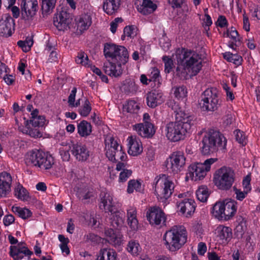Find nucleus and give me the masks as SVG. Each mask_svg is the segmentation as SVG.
<instances>
[{
    "instance_id": "58836bf2",
    "label": "nucleus",
    "mask_w": 260,
    "mask_h": 260,
    "mask_svg": "<svg viewBox=\"0 0 260 260\" xmlns=\"http://www.w3.org/2000/svg\"><path fill=\"white\" fill-rule=\"evenodd\" d=\"M43 158L37 167L45 170L50 169L54 163L53 157L51 155L45 153V156Z\"/></svg>"
},
{
    "instance_id": "a18cd8bd",
    "label": "nucleus",
    "mask_w": 260,
    "mask_h": 260,
    "mask_svg": "<svg viewBox=\"0 0 260 260\" xmlns=\"http://www.w3.org/2000/svg\"><path fill=\"white\" fill-rule=\"evenodd\" d=\"M15 195L22 201H27L29 196L27 190L21 185H19L15 189Z\"/></svg>"
},
{
    "instance_id": "680f3d73",
    "label": "nucleus",
    "mask_w": 260,
    "mask_h": 260,
    "mask_svg": "<svg viewBox=\"0 0 260 260\" xmlns=\"http://www.w3.org/2000/svg\"><path fill=\"white\" fill-rule=\"evenodd\" d=\"M233 189L236 195L237 199L240 201H242L245 198L246 195L248 192L246 190L242 191L241 190L237 189L236 187H234Z\"/></svg>"
},
{
    "instance_id": "6ab92c4d",
    "label": "nucleus",
    "mask_w": 260,
    "mask_h": 260,
    "mask_svg": "<svg viewBox=\"0 0 260 260\" xmlns=\"http://www.w3.org/2000/svg\"><path fill=\"white\" fill-rule=\"evenodd\" d=\"M138 134L143 138H151L155 134V131L152 124L138 123L133 126Z\"/></svg>"
},
{
    "instance_id": "2f4dec72",
    "label": "nucleus",
    "mask_w": 260,
    "mask_h": 260,
    "mask_svg": "<svg viewBox=\"0 0 260 260\" xmlns=\"http://www.w3.org/2000/svg\"><path fill=\"white\" fill-rule=\"evenodd\" d=\"M78 133L82 137L89 136L92 132L91 124L86 120L81 121L77 126Z\"/></svg>"
},
{
    "instance_id": "0e129e2a",
    "label": "nucleus",
    "mask_w": 260,
    "mask_h": 260,
    "mask_svg": "<svg viewBox=\"0 0 260 260\" xmlns=\"http://www.w3.org/2000/svg\"><path fill=\"white\" fill-rule=\"evenodd\" d=\"M123 21L121 18H116L114 21H112L110 23V30L112 33H115L116 31L118 23L122 22Z\"/></svg>"
},
{
    "instance_id": "b1692460",
    "label": "nucleus",
    "mask_w": 260,
    "mask_h": 260,
    "mask_svg": "<svg viewBox=\"0 0 260 260\" xmlns=\"http://www.w3.org/2000/svg\"><path fill=\"white\" fill-rule=\"evenodd\" d=\"M105 234L108 237V241L111 244L116 246L122 244L123 236L119 231H114L113 229H110L107 230Z\"/></svg>"
},
{
    "instance_id": "5701e85b",
    "label": "nucleus",
    "mask_w": 260,
    "mask_h": 260,
    "mask_svg": "<svg viewBox=\"0 0 260 260\" xmlns=\"http://www.w3.org/2000/svg\"><path fill=\"white\" fill-rule=\"evenodd\" d=\"M194 202L191 199H185L178 203L180 211L185 216H190L195 210Z\"/></svg>"
},
{
    "instance_id": "1a4fd4ad",
    "label": "nucleus",
    "mask_w": 260,
    "mask_h": 260,
    "mask_svg": "<svg viewBox=\"0 0 260 260\" xmlns=\"http://www.w3.org/2000/svg\"><path fill=\"white\" fill-rule=\"evenodd\" d=\"M199 104L203 111H214L217 110L219 104L216 89H207L202 94Z\"/></svg>"
},
{
    "instance_id": "c756f323",
    "label": "nucleus",
    "mask_w": 260,
    "mask_h": 260,
    "mask_svg": "<svg viewBox=\"0 0 260 260\" xmlns=\"http://www.w3.org/2000/svg\"><path fill=\"white\" fill-rule=\"evenodd\" d=\"M117 253L112 249H101L95 260H116Z\"/></svg>"
},
{
    "instance_id": "473e14b6",
    "label": "nucleus",
    "mask_w": 260,
    "mask_h": 260,
    "mask_svg": "<svg viewBox=\"0 0 260 260\" xmlns=\"http://www.w3.org/2000/svg\"><path fill=\"white\" fill-rule=\"evenodd\" d=\"M215 234L221 240L228 241L232 237V229L229 227L219 225L215 230Z\"/></svg>"
},
{
    "instance_id": "c85d7f7f",
    "label": "nucleus",
    "mask_w": 260,
    "mask_h": 260,
    "mask_svg": "<svg viewBox=\"0 0 260 260\" xmlns=\"http://www.w3.org/2000/svg\"><path fill=\"white\" fill-rule=\"evenodd\" d=\"M113 212L110 218L111 224L113 228L119 230L123 225L124 214L119 211Z\"/></svg>"
},
{
    "instance_id": "f8f14e48",
    "label": "nucleus",
    "mask_w": 260,
    "mask_h": 260,
    "mask_svg": "<svg viewBox=\"0 0 260 260\" xmlns=\"http://www.w3.org/2000/svg\"><path fill=\"white\" fill-rule=\"evenodd\" d=\"M21 16L25 20H31L38 10L37 0H23L21 3Z\"/></svg>"
},
{
    "instance_id": "9d476101",
    "label": "nucleus",
    "mask_w": 260,
    "mask_h": 260,
    "mask_svg": "<svg viewBox=\"0 0 260 260\" xmlns=\"http://www.w3.org/2000/svg\"><path fill=\"white\" fill-rule=\"evenodd\" d=\"M217 160V158H209L203 163L197 162L191 164L188 167L189 177L194 181L203 179L211 168V165Z\"/></svg>"
},
{
    "instance_id": "603ef678",
    "label": "nucleus",
    "mask_w": 260,
    "mask_h": 260,
    "mask_svg": "<svg viewBox=\"0 0 260 260\" xmlns=\"http://www.w3.org/2000/svg\"><path fill=\"white\" fill-rule=\"evenodd\" d=\"M77 63L81 64L84 66L88 65V57L84 52L80 51L78 52V55L75 60Z\"/></svg>"
},
{
    "instance_id": "3c124183",
    "label": "nucleus",
    "mask_w": 260,
    "mask_h": 260,
    "mask_svg": "<svg viewBox=\"0 0 260 260\" xmlns=\"http://www.w3.org/2000/svg\"><path fill=\"white\" fill-rule=\"evenodd\" d=\"M141 184L138 181L131 180L128 182L127 191L129 193L133 192L134 189L137 191L141 190Z\"/></svg>"
},
{
    "instance_id": "864d4df0",
    "label": "nucleus",
    "mask_w": 260,
    "mask_h": 260,
    "mask_svg": "<svg viewBox=\"0 0 260 260\" xmlns=\"http://www.w3.org/2000/svg\"><path fill=\"white\" fill-rule=\"evenodd\" d=\"M84 240L87 243H90L92 245H95L101 242V238L94 234L88 233L84 236Z\"/></svg>"
},
{
    "instance_id": "a211bd4d",
    "label": "nucleus",
    "mask_w": 260,
    "mask_h": 260,
    "mask_svg": "<svg viewBox=\"0 0 260 260\" xmlns=\"http://www.w3.org/2000/svg\"><path fill=\"white\" fill-rule=\"evenodd\" d=\"M100 204L99 207L101 209H104L106 212H113V197L110 193L102 191L100 195Z\"/></svg>"
},
{
    "instance_id": "79ce46f5",
    "label": "nucleus",
    "mask_w": 260,
    "mask_h": 260,
    "mask_svg": "<svg viewBox=\"0 0 260 260\" xmlns=\"http://www.w3.org/2000/svg\"><path fill=\"white\" fill-rule=\"evenodd\" d=\"M127 251L134 256H137L141 251L139 243L135 240L129 241L127 246Z\"/></svg>"
},
{
    "instance_id": "4c0bfd02",
    "label": "nucleus",
    "mask_w": 260,
    "mask_h": 260,
    "mask_svg": "<svg viewBox=\"0 0 260 260\" xmlns=\"http://www.w3.org/2000/svg\"><path fill=\"white\" fill-rule=\"evenodd\" d=\"M105 149L106 150V155H110L111 153L115 151L116 148H118L119 145L117 142L114 140L113 137L107 136L105 139Z\"/></svg>"
},
{
    "instance_id": "2eb2a0df",
    "label": "nucleus",
    "mask_w": 260,
    "mask_h": 260,
    "mask_svg": "<svg viewBox=\"0 0 260 260\" xmlns=\"http://www.w3.org/2000/svg\"><path fill=\"white\" fill-rule=\"evenodd\" d=\"M32 254L33 252L27 247L23 246L21 242L10 247L9 254L13 260H21L24 256H27V260H29L30 256Z\"/></svg>"
},
{
    "instance_id": "393cba45",
    "label": "nucleus",
    "mask_w": 260,
    "mask_h": 260,
    "mask_svg": "<svg viewBox=\"0 0 260 260\" xmlns=\"http://www.w3.org/2000/svg\"><path fill=\"white\" fill-rule=\"evenodd\" d=\"M105 73L111 76L117 77L120 76L122 73L121 65L118 63L116 66L114 63L109 62L104 66Z\"/></svg>"
},
{
    "instance_id": "de8ad7c7",
    "label": "nucleus",
    "mask_w": 260,
    "mask_h": 260,
    "mask_svg": "<svg viewBox=\"0 0 260 260\" xmlns=\"http://www.w3.org/2000/svg\"><path fill=\"white\" fill-rule=\"evenodd\" d=\"M139 109V105L134 101H128L123 107L124 111L130 113H137Z\"/></svg>"
},
{
    "instance_id": "5fc2aeb1",
    "label": "nucleus",
    "mask_w": 260,
    "mask_h": 260,
    "mask_svg": "<svg viewBox=\"0 0 260 260\" xmlns=\"http://www.w3.org/2000/svg\"><path fill=\"white\" fill-rule=\"evenodd\" d=\"M167 104L169 107L171 108L172 110L174 111V113L175 114V117H177L178 113L180 112L185 113L184 111L181 110L179 106V104L175 102L174 100H169L167 102Z\"/></svg>"
},
{
    "instance_id": "09e8293b",
    "label": "nucleus",
    "mask_w": 260,
    "mask_h": 260,
    "mask_svg": "<svg viewBox=\"0 0 260 260\" xmlns=\"http://www.w3.org/2000/svg\"><path fill=\"white\" fill-rule=\"evenodd\" d=\"M45 122V117L43 116H39L35 118L34 119L27 120L25 121V125L27 126L29 123H31L35 127L43 126Z\"/></svg>"
},
{
    "instance_id": "e2e57ef3",
    "label": "nucleus",
    "mask_w": 260,
    "mask_h": 260,
    "mask_svg": "<svg viewBox=\"0 0 260 260\" xmlns=\"http://www.w3.org/2000/svg\"><path fill=\"white\" fill-rule=\"evenodd\" d=\"M226 34L227 37H231L236 42L237 41L240 42V39L238 37V32L236 29L231 30L230 31L228 29Z\"/></svg>"
},
{
    "instance_id": "412c9836",
    "label": "nucleus",
    "mask_w": 260,
    "mask_h": 260,
    "mask_svg": "<svg viewBox=\"0 0 260 260\" xmlns=\"http://www.w3.org/2000/svg\"><path fill=\"white\" fill-rule=\"evenodd\" d=\"M72 154L79 161H85L89 156V151L86 147L81 144L76 143L73 145Z\"/></svg>"
},
{
    "instance_id": "7ed1b4c3",
    "label": "nucleus",
    "mask_w": 260,
    "mask_h": 260,
    "mask_svg": "<svg viewBox=\"0 0 260 260\" xmlns=\"http://www.w3.org/2000/svg\"><path fill=\"white\" fill-rule=\"evenodd\" d=\"M165 244L171 251L179 249L187 241V232L183 226H174L164 236Z\"/></svg>"
},
{
    "instance_id": "a878e982",
    "label": "nucleus",
    "mask_w": 260,
    "mask_h": 260,
    "mask_svg": "<svg viewBox=\"0 0 260 260\" xmlns=\"http://www.w3.org/2000/svg\"><path fill=\"white\" fill-rule=\"evenodd\" d=\"M45 156V152L39 150H33L27 154L26 157V163L29 165H32L37 166Z\"/></svg>"
},
{
    "instance_id": "a19ab883",
    "label": "nucleus",
    "mask_w": 260,
    "mask_h": 260,
    "mask_svg": "<svg viewBox=\"0 0 260 260\" xmlns=\"http://www.w3.org/2000/svg\"><path fill=\"white\" fill-rule=\"evenodd\" d=\"M138 29L134 25L126 26L124 28L123 35L121 36V40H124L125 37L128 39L134 38L137 35Z\"/></svg>"
},
{
    "instance_id": "9b49d317",
    "label": "nucleus",
    "mask_w": 260,
    "mask_h": 260,
    "mask_svg": "<svg viewBox=\"0 0 260 260\" xmlns=\"http://www.w3.org/2000/svg\"><path fill=\"white\" fill-rule=\"evenodd\" d=\"M186 158L183 152H173L166 161L167 170L174 174L181 171L185 165Z\"/></svg>"
},
{
    "instance_id": "69168bd1",
    "label": "nucleus",
    "mask_w": 260,
    "mask_h": 260,
    "mask_svg": "<svg viewBox=\"0 0 260 260\" xmlns=\"http://www.w3.org/2000/svg\"><path fill=\"white\" fill-rule=\"evenodd\" d=\"M93 196V193L90 191H88L85 193H80L79 194L80 199L84 203L88 202V201L87 200Z\"/></svg>"
},
{
    "instance_id": "f03ea898",
    "label": "nucleus",
    "mask_w": 260,
    "mask_h": 260,
    "mask_svg": "<svg viewBox=\"0 0 260 260\" xmlns=\"http://www.w3.org/2000/svg\"><path fill=\"white\" fill-rule=\"evenodd\" d=\"M201 148L203 155H209L218 150L225 148L226 141L225 137L219 132L211 129L203 137Z\"/></svg>"
},
{
    "instance_id": "f3484780",
    "label": "nucleus",
    "mask_w": 260,
    "mask_h": 260,
    "mask_svg": "<svg viewBox=\"0 0 260 260\" xmlns=\"http://www.w3.org/2000/svg\"><path fill=\"white\" fill-rule=\"evenodd\" d=\"M12 181L9 173L6 172L0 173V197H6L10 191Z\"/></svg>"
},
{
    "instance_id": "f704fd0d",
    "label": "nucleus",
    "mask_w": 260,
    "mask_h": 260,
    "mask_svg": "<svg viewBox=\"0 0 260 260\" xmlns=\"http://www.w3.org/2000/svg\"><path fill=\"white\" fill-rule=\"evenodd\" d=\"M110 155H106L109 160L112 161H118L121 160L124 161L126 158V154L122 149V146L116 148L115 151L110 153Z\"/></svg>"
},
{
    "instance_id": "dca6fc26",
    "label": "nucleus",
    "mask_w": 260,
    "mask_h": 260,
    "mask_svg": "<svg viewBox=\"0 0 260 260\" xmlns=\"http://www.w3.org/2000/svg\"><path fill=\"white\" fill-rule=\"evenodd\" d=\"M71 21L70 14L64 11L57 13L53 18V24L59 31H64L70 28Z\"/></svg>"
},
{
    "instance_id": "774afa93",
    "label": "nucleus",
    "mask_w": 260,
    "mask_h": 260,
    "mask_svg": "<svg viewBox=\"0 0 260 260\" xmlns=\"http://www.w3.org/2000/svg\"><path fill=\"white\" fill-rule=\"evenodd\" d=\"M14 217L12 214H8L4 216L3 222L5 226H9L14 222Z\"/></svg>"
},
{
    "instance_id": "13d9d810",
    "label": "nucleus",
    "mask_w": 260,
    "mask_h": 260,
    "mask_svg": "<svg viewBox=\"0 0 260 260\" xmlns=\"http://www.w3.org/2000/svg\"><path fill=\"white\" fill-rule=\"evenodd\" d=\"M149 76V81L150 82L154 81L156 82L158 81V83H159V71L158 69L155 68H153L152 69V71Z\"/></svg>"
},
{
    "instance_id": "6e6d98bb",
    "label": "nucleus",
    "mask_w": 260,
    "mask_h": 260,
    "mask_svg": "<svg viewBox=\"0 0 260 260\" xmlns=\"http://www.w3.org/2000/svg\"><path fill=\"white\" fill-rule=\"evenodd\" d=\"M162 60L165 63V72L167 73H170L174 66L173 60L167 56H163Z\"/></svg>"
},
{
    "instance_id": "c03bdc74",
    "label": "nucleus",
    "mask_w": 260,
    "mask_h": 260,
    "mask_svg": "<svg viewBox=\"0 0 260 260\" xmlns=\"http://www.w3.org/2000/svg\"><path fill=\"white\" fill-rule=\"evenodd\" d=\"M123 89L125 93L128 94L135 92L138 89V87L134 81L127 80H125L123 85Z\"/></svg>"
},
{
    "instance_id": "bb28decb",
    "label": "nucleus",
    "mask_w": 260,
    "mask_h": 260,
    "mask_svg": "<svg viewBox=\"0 0 260 260\" xmlns=\"http://www.w3.org/2000/svg\"><path fill=\"white\" fill-rule=\"evenodd\" d=\"M157 8V5L152 0H143L142 5L138 8L139 12L143 15H147L152 13Z\"/></svg>"
},
{
    "instance_id": "72a5a7b5",
    "label": "nucleus",
    "mask_w": 260,
    "mask_h": 260,
    "mask_svg": "<svg viewBox=\"0 0 260 260\" xmlns=\"http://www.w3.org/2000/svg\"><path fill=\"white\" fill-rule=\"evenodd\" d=\"M136 209L134 207L130 208L127 210V223L133 230L138 229V221L136 218Z\"/></svg>"
},
{
    "instance_id": "20e7f679",
    "label": "nucleus",
    "mask_w": 260,
    "mask_h": 260,
    "mask_svg": "<svg viewBox=\"0 0 260 260\" xmlns=\"http://www.w3.org/2000/svg\"><path fill=\"white\" fill-rule=\"evenodd\" d=\"M176 58L191 70L192 75H196L202 69L201 55L194 51L182 49L177 52Z\"/></svg>"
},
{
    "instance_id": "bf43d9fd",
    "label": "nucleus",
    "mask_w": 260,
    "mask_h": 260,
    "mask_svg": "<svg viewBox=\"0 0 260 260\" xmlns=\"http://www.w3.org/2000/svg\"><path fill=\"white\" fill-rule=\"evenodd\" d=\"M236 132V139L240 143L243 145H245L246 144V137L243 132L240 131L239 129H237L235 131Z\"/></svg>"
},
{
    "instance_id": "f257e3e1",
    "label": "nucleus",
    "mask_w": 260,
    "mask_h": 260,
    "mask_svg": "<svg viewBox=\"0 0 260 260\" xmlns=\"http://www.w3.org/2000/svg\"><path fill=\"white\" fill-rule=\"evenodd\" d=\"M176 121L170 122L166 125V137L172 142H177L184 138L185 135L195 124L191 116L185 113H178Z\"/></svg>"
},
{
    "instance_id": "7c9ffc66",
    "label": "nucleus",
    "mask_w": 260,
    "mask_h": 260,
    "mask_svg": "<svg viewBox=\"0 0 260 260\" xmlns=\"http://www.w3.org/2000/svg\"><path fill=\"white\" fill-rule=\"evenodd\" d=\"M91 24V18L88 14H82L77 20V29L80 31L87 29Z\"/></svg>"
},
{
    "instance_id": "4d7b16f0",
    "label": "nucleus",
    "mask_w": 260,
    "mask_h": 260,
    "mask_svg": "<svg viewBox=\"0 0 260 260\" xmlns=\"http://www.w3.org/2000/svg\"><path fill=\"white\" fill-rule=\"evenodd\" d=\"M91 107L88 100H86L83 107L79 110V113L82 116L86 117L91 111Z\"/></svg>"
},
{
    "instance_id": "ddd939ff",
    "label": "nucleus",
    "mask_w": 260,
    "mask_h": 260,
    "mask_svg": "<svg viewBox=\"0 0 260 260\" xmlns=\"http://www.w3.org/2000/svg\"><path fill=\"white\" fill-rule=\"evenodd\" d=\"M15 30V21L11 15L5 14L0 19V35L2 36L10 37Z\"/></svg>"
},
{
    "instance_id": "39448f33",
    "label": "nucleus",
    "mask_w": 260,
    "mask_h": 260,
    "mask_svg": "<svg viewBox=\"0 0 260 260\" xmlns=\"http://www.w3.org/2000/svg\"><path fill=\"white\" fill-rule=\"evenodd\" d=\"M236 180L235 171L230 167H222L216 171L213 182L216 187L222 190H229Z\"/></svg>"
},
{
    "instance_id": "338daca9",
    "label": "nucleus",
    "mask_w": 260,
    "mask_h": 260,
    "mask_svg": "<svg viewBox=\"0 0 260 260\" xmlns=\"http://www.w3.org/2000/svg\"><path fill=\"white\" fill-rule=\"evenodd\" d=\"M216 25L220 27H224L228 25V21L225 16L220 15L218 17Z\"/></svg>"
},
{
    "instance_id": "c9c22d12",
    "label": "nucleus",
    "mask_w": 260,
    "mask_h": 260,
    "mask_svg": "<svg viewBox=\"0 0 260 260\" xmlns=\"http://www.w3.org/2000/svg\"><path fill=\"white\" fill-rule=\"evenodd\" d=\"M56 0H42L41 11L44 17L50 14L54 9Z\"/></svg>"
},
{
    "instance_id": "e433bc0d",
    "label": "nucleus",
    "mask_w": 260,
    "mask_h": 260,
    "mask_svg": "<svg viewBox=\"0 0 260 260\" xmlns=\"http://www.w3.org/2000/svg\"><path fill=\"white\" fill-rule=\"evenodd\" d=\"M178 65L176 69V74L181 79H186L188 73L191 71L185 64L179 59H177Z\"/></svg>"
},
{
    "instance_id": "ea45409f",
    "label": "nucleus",
    "mask_w": 260,
    "mask_h": 260,
    "mask_svg": "<svg viewBox=\"0 0 260 260\" xmlns=\"http://www.w3.org/2000/svg\"><path fill=\"white\" fill-rule=\"evenodd\" d=\"M12 210L13 212L23 219H26L29 218L32 215V213L30 210L25 208L13 206L12 207Z\"/></svg>"
},
{
    "instance_id": "cd10ccee",
    "label": "nucleus",
    "mask_w": 260,
    "mask_h": 260,
    "mask_svg": "<svg viewBox=\"0 0 260 260\" xmlns=\"http://www.w3.org/2000/svg\"><path fill=\"white\" fill-rule=\"evenodd\" d=\"M120 5V0H105L103 10L108 15L115 13Z\"/></svg>"
},
{
    "instance_id": "4468645a",
    "label": "nucleus",
    "mask_w": 260,
    "mask_h": 260,
    "mask_svg": "<svg viewBox=\"0 0 260 260\" xmlns=\"http://www.w3.org/2000/svg\"><path fill=\"white\" fill-rule=\"evenodd\" d=\"M146 217L150 223L152 225H160L166 221L164 212L157 206L150 207L146 212Z\"/></svg>"
},
{
    "instance_id": "423d86ee",
    "label": "nucleus",
    "mask_w": 260,
    "mask_h": 260,
    "mask_svg": "<svg viewBox=\"0 0 260 260\" xmlns=\"http://www.w3.org/2000/svg\"><path fill=\"white\" fill-rule=\"evenodd\" d=\"M212 209L211 213L216 218L228 220L237 211V202L232 200L216 202Z\"/></svg>"
},
{
    "instance_id": "0eeeda50",
    "label": "nucleus",
    "mask_w": 260,
    "mask_h": 260,
    "mask_svg": "<svg viewBox=\"0 0 260 260\" xmlns=\"http://www.w3.org/2000/svg\"><path fill=\"white\" fill-rule=\"evenodd\" d=\"M104 53L106 58H110L121 65L125 64L128 59L127 50L123 46H118L112 43H105Z\"/></svg>"
},
{
    "instance_id": "052dcab7",
    "label": "nucleus",
    "mask_w": 260,
    "mask_h": 260,
    "mask_svg": "<svg viewBox=\"0 0 260 260\" xmlns=\"http://www.w3.org/2000/svg\"><path fill=\"white\" fill-rule=\"evenodd\" d=\"M132 172L130 170L124 169L119 175V180L120 182H124L127 180L132 175Z\"/></svg>"
},
{
    "instance_id": "8fccbe9b",
    "label": "nucleus",
    "mask_w": 260,
    "mask_h": 260,
    "mask_svg": "<svg viewBox=\"0 0 260 260\" xmlns=\"http://www.w3.org/2000/svg\"><path fill=\"white\" fill-rule=\"evenodd\" d=\"M175 96L178 99L184 98L186 96L187 90L183 86H176L172 88Z\"/></svg>"
},
{
    "instance_id": "49530a36",
    "label": "nucleus",
    "mask_w": 260,
    "mask_h": 260,
    "mask_svg": "<svg viewBox=\"0 0 260 260\" xmlns=\"http://www.w3.org/2000/svg\"><path fill=\"white\" fill-rule=\"evenodd\" d=\"M33 43V40L31 37H27L25 41H19L17 42V45L22 48L24 52H26L30 50Z\"/></svg>"
},
{
    "instance_id": "37998d69",
    "label": "nucleus",
    "mask_w": 260,
    "mask_h": 260,
    "mask_svg": "<svg viewBox=\"0 0 260 260\" xmlns=\"http://www.w3.org/2000/svg\"><path fill=\"white\" fill-rule=\"evenodd\" d=\"M196 195L198 199L200 201L202 202H206L209 196L207 186H202L200 187L196 191Z\"/></svg>"
},
{
    "instance_id": "aec40b11",
    "label": "nucleus",
    "mask_w": 260,
    "mask_h": 260,
    "mask_svg": "<svg viewBox=\"0 0 260 260\" xmlns=\"http://www.w3.org/2000/svg\"><path fill=\"white\" fill-rule=\"evenodd\" d=\"M146 99L147 105L151 108H155L164 102L162 93L156 90H153L148 92Z\"/></svg>"
},
{
    "instance_id": "6e6552de",
    "label": "nucleus",
    "mask_w": 260,
    "mask_h": 260,
    "mask_svg": "<svg viewBox=\"0 0 260 260\" xmlns=\"http://www.w3.org/2000/svg\"><path fill=\"white\" fill-rule=\"evenodd\" d=\"M174 189L173 182L166 175L162 174L156 182L154 193L158 200L164 202L170 197Z\"/></svg>"
},
{
    "instance_id": "4be33fe9",
    "label": "nucleus",
    "mask_w": 260,
    "mask_h": 260,
    "mask_svg": "<svg viewBox=\"0 0 260 260\" xmlns=\"http://www.w3.org/2000/svg\"><path fill=\"white\" fill-rule=\"evenodd\" d=\"M127 140L128 141V153L129 155L137 156L142 152L141 142L136 137H129Z\"/></svg>"
}]
</instances>
